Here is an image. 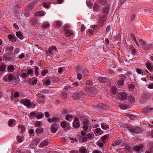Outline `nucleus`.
Here are the masks:
<instances>
[{
	"mask_svg": "<svg viewBox=\"0 0 153 153\" xmlns=\"http://www.w3.org/2000/svg\"><path fill=\"white\" fill-rule=\"evenodd\" d=\"M117 96L120 100H124L127 99V94L125 92H120L117 94Z\"/></svg>",
	"mask_w": 153,
	"mask_h": 153,
	"instance_id": "6",
	"label": "nucleus"
},
{
	"mask_svg": "<svg viewBox=\"0 0 153 153\" xmlns=\"http://www.w3.org/2000/svg\"><path fill=\"white\" fill-rule=\"evenodd\" d=\"M15 122V120L14 119H11L8 122V125L9 126H11L13 122Z\"/></svg>",
	"mask_w": 153,
	"mask_h": 153,
	"instance_id": "61",
	"label": "nucleus"
},
{
	"mask_svg": "<svg viewBox=\"0 0 153 153\" xmlns=\"http://www.w3.org/2000/svg\"><path fill=\"white\" fill-rule=\"evenodd\" d=\"M94 31L92 30L89 29L88 30V34L89 35H91L93 34Z\"/></svg>",
	"mask_w": 153,
	"mask_h": 153,
	"instance_id": "64",
	"label": "nucleus"
},
{
	"mask_svg": "<svg viewBox=\"0 0 153 153\" xmlns=\"http://www.w3.org/2000/svg\"><path fill=\"white\" fill-rule=\"evenodd\" d=\"M100 9L99 6L98 4L95 3L94 4L93 7V10L94 11H98Z\"/></svg>",
	"mask_w": 153,
	"mask_h": 153,
	"instance_id": "31",
	"label": "nucleus"
},
{
	"mask_svg": "<svg viewBox=\"0 0 153 153\" xmlns=\"http://www.w3.org/2000/svg\"><path fill=\"white\" fill-rule=\"evenodd\" d=\"M17 141L20 143H21L22 142L23 138L22 137L17 136Z\"/></svg>",
	"mask_w": 153,
	"mask_h": 153,
	"instance_id": "49",
	"label": "nucleus"
},
{
	"mask_svg": "<svg viewBox=\"0 0 153 153\" xmlns=\"http://www.w3.org/2000/svg\"><path fill=\"white\" fill-rule=\"evenodd\" d=\"M50 26V24L48 22H45L43 23L42 26V28L43 29H47Z\"/></svg>",
	"mask_w": 153,
	"mask_h": 153,
	"instance_id": "24",
	"label": "nucleus"
},
{
	"mask_svg": "<svg viewBox=\"0 0 153 153\" xmlns=\"http://www.w3.org/2000/svg\"><path fill=\"white\" fill-rule=\"evenodd\" d=\"M97 88L94 87H91L89 88H87V94H89L88 95H94L97 93Z\"/></svg>",
	"mask_w": 153,
	"mask_h": 153,
	"instance_id": "4",
	"label": "nucleus"
},
{
	"mask_svg": "<svg viewBox=\"0 0 153 153\" xmlns=\"http://www.w3.org/2000/svg\"><path fill=\"white\" fill-rule=\"evenodd\" d=\"M149 107H147L143 109L142 111L143 113L145 114L147 113H149Z\"/></svg>",
	"mask_w": 153,
	"mask_h": 153,
	"instance_id": "34",
	"label": "nucleus"
},
{
	"mask_svg": "<svg viewBox=\"0 0 153 153\" xmlns=\"http://www.w3.org/2000/svg\"><path fill=\"white\" fill-rule=\"evenodd\" d=\"M53 122L55 123H57L59 121L60 119L56 117H53Z\"/></svg>",
	"mask_w": 153,
	"mask_h": 153,
	"instance_id": "45",
	"label": "nucleus"
},
{
	"mask_svg": "<svg viewBox=\"0 0 153 153\" xmlns=\"http://www.w3.org/2000/svg\"><path fill=\"white\" fill-rule=\"evenodd\" d=\"M94 133L96 136L102 134L103 133V131L100 128H97L95 129Z\"/></svg>",
	"mask_w": 153,
	"mask_h": 153,
	"instance_id": "15",
	"label": "nucleus"
},
{
	"mask_svg": "<svg viewBox=\"0 0 153 153\" xmlns=\"http://www.w3.org/2000/svg\"><path fill=\"white\" fill-rule=\"evenodd\" d=\"M98 80L101 83H105L108 82V78L100 76L98 78Z\"/></svg>",
	"mask_w": 153,
	"mask_h": 153,
	"instance_id": "13",
	"label": "nucleus"
},
{
	"mask_svg": "<svg viewBox=\"0 0 153 153\" xmlns=\"http://www.w3.org/2000/svg\"><path fill=\"white\" fill-rule=\"evenodd\" d=\"M51 130L52 133H55L57 131V129L56 128L54 127L53 125H52L51 128Z\"/></svg>",
	"mask_w": 153,
	"mask_h": 153,
	"instance_id": "28",
	"label": "nucleus"
},
{
	"mask_svg": "<svg viewBox=\"0 0 153 153\" xmlns=\"http://www.w3.org/2000/svg\"><path fill=\"white\" fill-rule=\"evenodd\" d=\"M48 70H44L42 72L41 75L43 76H44L45 74L48 73Z\"/></svg>",
	"mask_w": 153,
	"mask_h": 153,
	"instance_id": "57",
	"label": "nucleus"
},
{
	"mask_svg": "<svg viewBox=\"0 0 153 153\" xmlns=\"http://www.w3.org/2000/svg\"><path fill=\"white\" fill-rule=\"evenodd\" d=\"M126 100L131 102H134L135 100L134 98L132 96H129Z\"/></svg>",
	"mask_w": 153,
	"mask_h": 153,
	"instance_id": "25",
	"label": "nucleus"
},
{
	"mask_svg": "<svg viewBox=\"0 0 153 153\" xmlns=\"http://www.w3.org/2000/svg\"><path fill=\"white\" fill-rule=\"evenodd\" d=\"M39 69V68L38 67L35 66V74L36 76H37L39 74L38 72Z\"/></svg>",
	"mask_w": 153,
	"mask_h": 153,
	"instance_id": "43",
	"label": "nucleus"
},
{
	"mask_svg": "<svg viewBox=\"0 0 153 153\" xmlns=\"http://www.w3.org/2000/svg\"><path fill=\"white\" fill-rule=\"evenodd\" d=\"M122 141L120 140L118 141H115L114 142V144L116 145L119 146L121 145Z\"/></svg>",
	"mask_w": 153,
	"mask_h": 153,
	"instance_id": "62",
	"label": "nucleus"
},
{
	"mask_svg": "<svg viewBox=\"0 0 153 153\" xmlns=\"http://www.w3.org/2000/svg\"><path fill=\"white\" fill-rule=\"evenodd\" d=\"M15 69L13 65H10L8 66L7 68V71L8 72H12L14 71Z\"/></svg>",
	"mask_w": 153,
	"mask_h": 153,
	"instance_id": "16",
	"label": "nucleus"
},
{
	"mask_svg": "<svg viewBox=\"0 0 153 153\" xmlns=\"http://www.w3.org/2000/svg\"><path fill=\"white\" fill-rule=\"evenodd\" d=\"M92 134L91 133H89L87 134V141L88 139L90 140L91 139Z\"/></svg>",
	"mask_w": 153,
	"mask_h": 153,
	"instance_id": "58",
	"label": "nucleus"
},
{
	"mask_svg": "<svg viewBox=\"0 0 153 153\" xmlns=\"http://www.w3.org/2000/svg\"><path fill=\"white\" fill-rule=\"evenodd\" d=\"M101 126L102 129L105 130H107L109 128L108 125L104 123H102L101 124Z\"/></svg>",
	"mask_w": 153,
	"mask_h": 153,
	"instance_id": "20",
	"label": "nucleus"
},
{
	"mask_svg": "<svg viewBox=\"0 0 153 153\" xmlns=\"http://www.w3.org/2000/svg\"><path fill=\"white\" fill-rule=\"evenodd\" d=\"M16 35L20 39L22 40L24 39L23 36L21 32L20 31H18L16 33Z\"/></svg>",
	"mask_w": 153,
	"mask_h": 153,
	"instance_id": "21",
	"label": "nucleus"
},
{
	"mask_svg": "<svg viewBox=\"0 0 153 153\" xmlns=\"http://www.w3.org/2000/svg\"><path fill=\"white\" fill-rule=\"evenodd\" d=\"M97 144L101 148H102L103 146V143L101 142H100L99 141H98L97 143Z\"/></svg>",
	"mask_w": 153,
	"mask_h": 153,
	"instance_id": "60",
	"label": "nucleus"
},
{
	"mask_svg": "<svg viewBox=\"0 0 153 153\" xmlns=\"http://www.w3.org/2000/svg\"><path fill=\"white\" fill-rule=\"evenodd\" d=\"M33 6V4H29L27 6V10H29L32 9Z\"/></svg>",
	"mask_w": 153,
	"mask_h": 153,
	"instance_id": "39",
	"label": "nucleus"
},
{
	"mask_svg": "<svg viewBox=\"0 0 153 153\" xmlns=\"http://www.w3.org/2000/svg\"><path fill=\"white\" fill-rule=\"evenodd\" d=\"M111 91L113 95H115L117 91V89L115 87H112L111 88Z\"/></svg>",
	"mask_w": 153,
	"mask_h": 153,
	"instance_id": "30",
	"label": "nucleus"
},
{
	"mask_svg": "<svg viewBox=\"0 0 153 153\" xmlns=\"http://www.w3.org/2000/svg\"><path fill=\"white\" fill-rule=\"evenodd\" d=\"M50 4V3L47 4L46 2H43V6L45 7L48 8L49 7V4Z\"/></svg>",
	"mask_w": 153,
	"mask_h": 153,
	"instance_id": "46",
	"label": "nucleus"
},
{
	"mask_svg": "<svg viewBox=\"0 0 153 153\" xmlns=\"http://www.w3.org/2000/svg\"><path fill=\"white\" fill-rule=\"evenodd\" d=\"M143 148V146L141 145L140 146H136L134 148V149L136 151L138 152L137 153H141L140 150Z\"/></svg>",
	"mask_w": 153,
	"mask_h": 153,
	"instance_id": "17",
	"label": "nucleus"
},
{
	"mask_svg": "<svg viewBox=\"0 0 153 153\" xmlns=\"http://www.w3.org/2000/svg\"><path fill=\"white\" fill-rule=\"evenodd\" d=\"M35 127H37L41 126L42 125L41 122L40 121H37L35 123Z\"/></svg>",
	"mask_w": 153,
	"mask_h": 153,
	"instance_id": "36",
	"label": "nucleus"
},
{
	"mask_svg": "<svg viewBox=\"0 0 153 153\" xmlns=\"http://www.w3.org/2000/svg\"><path fill=\"white\" fill-rule=\"evenodd\" d=\"M128 129L132 133L135 134L140 133L142 131V129L139 127H128Z\"/></svg>",
	"mask_w": 153,
	"mask_h": 153,
	"instance_id": "3",
	"label": "nucleus"
},
{
	"mask_svg": "<svg viewBox=\"0 0 153 153\" xmlns=\"http://www.w3.org/2000/svg\"><path fill=\"white\" fill-rule=\"evenodd\" d=\"M72 115L71 114H67L65 117V119L68 121H71V120H70L71 119H72Z\"/></svg>",
	"mask_w": 153,
	"mask_h": 153,
	"instance_id": "35",
	"label": "nucleus"
},
{
	"mask_svg": "<svg viewBox=\"0 0 153 153\" xmlns=\"http://www.w3.org/2000/svg\"><path fill=\"white\" fill-rule=\"evenodd\" d=\"M60 125L62 128H65L67 125L66 122L65 121H62L61 122Z\"/></svg>",
	"mask_w": 153,
	"mask_h": 153,
	"instance_id": "41",
	"label": "nucleus"
},
{
	"mask_svg": "<svg viewBox=\"0 0 153 153\" xmlns=\"http://www.w3.org/2000/svg\"><path fill=\"white\" fill-rule=\"evenodd\" d=\"M118 84L120 86L123 85L124 84L123 80L122 79L119 80L118 82Z\"/></svg>",
	"mask_w": 153,
	"mask_h": 153,
	"instance_id": "53",
	"label": "nucleus"
},
{
	"mask_svg": "<svg viewBox=\"0 0 153 153\" xmlns=\"http://www.w3.org/2000/svg\"><path fill=\"white\" fill-rule=\"evenodd\" d=\"M44 129L43 128L39 127L36 129V132L38 133H42Z\"/></svg>",
	"mask_w": 153,
	"mask_h": 153,
	"instance_id": "33",
	"label": "nucleus"
},
{
	"mask_svg": "<svg viewBox=\"0 0 153 153\" xmlns=\"http://www.w3.org/2000/svg\"><path fill=\"white\" fill-rule=\"evenodd\" d=\"M151 47V45L150 44H147L146 43L144 46H143V48L144 49L146 50L150 48Z\"/></svg>",
	"mask_w": 153,
	"mask_h": 153,
	"instance_id": "38",
	"label": "nucleus"
},
{
	"mask_svg": "<svg viewBox=\"0 0 153 153\" xmlns=\"http://www.w3.org/2000/svg\"><path fill=\"white\" fill-rule=\"evenodd\" d=\"M71 140V142L72 143H74L75 142H77L78 141L75 138H73L71 139H70Z\"/></svg>",
	"mask_w": 153,
	"mask_h": 153,
	"instance_id": "55",
	"label": "nucleus"
},
{
	"mask_svg": "<svg viewBox=\"0 0 153 153\" xmlns=\"http://www.w3.org/2000/svg\"><path fill=\"white\" fill-rule=\"evenodd\" d=\"M84 96L83 93L82 92H78L77 93H74L72 97L74 100H78L80 97H82Z\"/></svg>",
	"mask_w": 153,
	"mask_h": 153,
	"instance_id": "5",
	"label": "nucleus"
},
{
	"mask_svg": "<svg viewBox=\"0 0 153 153\" xmlns=\"http://www.w3.org/2000/svg\"><path fill=\"white\" fill-rule=\"evenodd\" d=\"M107 17L106 15H103L100 18L99 23L100 25L102 26L104 24V22L106 21Z\"/></svg>",
	"mask_w": 153,
	"mask_h": 153,
	"instance_id": "11",
	"label": "nucleus"
},
{
	"mask_svg": "<svg viewBox=\"0 0 153 153\" xmlns=\"http://www.w3.org/2000/svg\"><path fill=\"white\" fill-rule=\"evenodd\" d=\"M20 102L21 104H24L27 106V108H31L32 105L31 102L30 100L28 99H25L21 100L20 101Z\"/></svg>",
	"mask_w": 153,
	"mask_h": 153,
	"instance_id": "2",
	"label": "nucleus"
},
{
	"mask_svg": "<svg viewBox=\"0 0 153 153\" xmlns=\"http://www.w3.org/2000/svg\"><path fill=\"white\" fill-rule=\"evenodd\" d=\"M148 99V94H144L140 98V102L141 103L143 104L146 102Z\"/></svg>",
	"mask_w": 153,
	"mask_h": 153,
	"instance_id": "7",
	"label": "nucleus"
},
{
	"mask_svg": "<svg viewBox=\"0 0 153 153\" xmlns=\"http://www.w3.org/2000/svg\"><path fill=\"white\" fill-rule=\"evenodd\" d=\"M14 35L10 34L8 35V37L10 40H12V39H13V40H14Z\"/></svg>",
	"mask_w": 153,
	"mask_h": 153,
	"instance_id": "59",
	"label": "nucleus"
},
{
	"mask_svg": "<svg viewBox=\"0 0 153 153\" xmlns=\"http://www.w3.org/2000/svg\"><path fill=\"white\" fill-rule=\"evenodd\" d=\"M13 49V48L12 46H10V47L7 46L5 48L6 50L8 51H12Z\"/></svg>",
	"mask_w": 153,
	"mask_h": 153,
	"instance_id": "40",
	"label": "nucleus"
},
{
	"mask_svg": "<svg viewBox=\"0 0 153 153\" xmlns=\"http://www.w3.org/2000/svg\"><path fill=\"white\" fill-rule=\"evenodd\" d=\"M45 15L44 13L42 11H39L36 13L35 15L36 16H43Z\"/></svg>",
	"mask_w": 153,
	"mask_h": 153,
	"instance_id": "29",
	"label": "nucleus"
},
{
	"mask_svg": "<svg viewBox=\"0 0 153 153\" xmlns=\"http://www.w3.org/2000/svg\"><path fill=\"white\" fill-rule=\"evenodd\" d=\"M87 5L88 7L90 8L91 9L93 5V4L92 2H88L87 1Z\"/></svg>",
	"mask_w": 153,
	"mask_h": 153,
	"instance_id": "44",
	"label": "nucleus"
},
{
	"mask_svg": "<svg viewBox=\"0 0 153 153\" xmlns=\"http://www.w3.org/2000/svg\"><path fill=\"white\" fill-rule=\"evenodd\" d=\"M27 72L29 75H31V76H32L33 74V71L31 69H29L27 71Z\"/></svg>",
	"mask_w": 153,
	"mask_h": 153,
	"instance_id": "48",
	"label": "nucleus"
},
{
	"mask_svg": "<svg viewBox=\"0 0 153 153\" xmlns=\"http://www.w3.org/2000/svg\"><path fill=\"white\" fill-rule=\"evenodd\" d=\"M146 67L149 71H152L153 69V68L151 66V64L149 62H148L146 63Z\"/></svg>",
	"mask_w": 153,
	"mask_h": 153,
	"instance_id": "26",
	"label": "nucleus"
},
{
	"mask_svg": "<svg viewBox=\"0 0 153 153\" xmlns=\"http://www.w3.org/2000/svg\"><path fill=\"white\" fill-rule=\"evenodd\" d=\"M73 32L70 29H67L65 32V36L67 37H69L72 34Z\"/></svg>",
	"mask_w": 153,
	"mask_h": 153,
	"instance_id": "19",
	"label": "nucleus"
},
{
	"mask_svg": "<svg viewBox=\"0 0 153 153\" xmlns=\"http://www.w3.org/2000/svg\"><path fill=\"white\" fill-rule=\"evenodd\" d=\"M73 126L75 128H78L80 127V124L79 122V119L76 117L73 123Z\"/></svg>",
	"mask_w": 153,
	"mask_h": 153,
	"instance_id": "10",
	"label": "nucleus"
},
{
	"mask_svg": "<svg viewBox=\"0 0 153 153\" xmlns=\"http://www.w3.org/2000/svg\"><path fill=\"white\" fill-rule=\"evenodd\" d=\"M81 135L82 136L80 137V142L81 143H83L86 141V133L85 131H81Z\"/></svg>",
	"mask_w": 153,
	"mask_h": 153,
	"instance_id": "9",
	"label": "nucleus"
},
{
	"mask_svg": "<svg viewBox=\"0 0 153 153\" xmlns=\"http://www.w3.org/2000/svg\"><path fill=\"white\" fill-rule=\"evenodd\" d=\"M55 51L56 52L58 51V50L57 49L56 47L55 46H53L52 47H50L48 49L49 52H47L46 54L48 56H50V54H52L53 53V51Z\"/></svg>",
	"mask_w": 153,
	"mask_h": 153,
	"instance_id": "14",
	"label": "nucleus"
},
{
	"mask_svg": "<svg viewBox=\"0 0 153 153\" xmlns=\"http://www.w3.org/2000/svg\"><path fill=\"white\" fill-rule=\"evenodd\" d=\"M109 10V7L106 6L102 10L103 13L105 14L104 15H106L108 14Z\"/></svg>",
	"mask_w": 153,
	"mask_h": 153,
	"instance_id": "18",
	"label": "nucleus"
},
{
	"mask_svg": "<svg viewBox=\"0 0 153 153\" xmlns=\"http://www.w3.org/2000/svg\"><path fill=\"white\" fill-rule=\"evenodd\" d=\"M18 129L21 133H23L25 131V127L24 126L20 125L18 126Z\"/></svg>",
	"mask_w": 153,
	"mask_h": 153,
	"instance_id": "23",
	"label": "nucleus"
},
{
	"mask_svg": "<svg viewBox=\"0 0 153 153\" xmlns=\"http://www.w3.org/2000/svg\"><path fill=\"white\" fill-rule=\"evenodd\" d=\"M48 142L47 141H45L42 142L41 144L39 147H44L45 146L48 145Z\"/></svg>",
	"mask_w": 153,
	"mask_h": 153,
	"instance_id": "27",
	"label": "nucleus"
},
{
	"mask_svg": "<svg viewBox=\"0 0 153 153\" xmlns=\"http://www.w3.org/2000/svg\"><path fill=\"white\" fill-rule=\"evenodd\" d=\"M93 84V82L92 81L90 80L89 79H88V80H87V85H91Z\"/></svg>",
	"mask_w": 153,
	"mask_h": 153,
	"instance_id": "52",
	"label": "nucleus"
},
{
	"mask_svg": "<svg viewBox=\"0 0 153 153\" xmlns=\"http://www.w3.org/2000/svg\"><path fill=\"white\" fill-rule=\"evenodd\" d=\"M108 134H106L105 135L102 136L101 138V139L102 141L103 142L108 137Z\"/></svg>",
	"mask_w": 153,
	"mask_h": 153,
	"instance_id": "50",
	"label": "nucleus"
},
{
	"mask_svg": "<svg viewBox=\"0 0 153 153\" xmlns=\"http://www.w3.org/2000/svg\"><path fill=\"white\" fill-rule=\"evenodd\" d=\"M36 112L33 111L30 113V114L28 115L29 117H36Z\"/></svg>",
	"mask_w": 153,
	"mask_h": 153,
	"instance_id": "56",
	"label": "nucleus"
},
{
	"mask_svg": "<svg viewBox=\"0 0 153 153\" xmlns=\"http://www.w3.org/2000/svg\"><path fill=\"white\" fill-rule=\"evenodd\" d=\"M97 2L100 4L105 5L108 3V1L106 0H98Z\"/></svg>",
	"mask_w": 153,
	"mask_h": 153,
	"instance_id": "22",
	"label": "nucleus"
},
{
	"mask_svg": "<svg viewBox=\"0 0 153 153\" xmlns=\"http://www.w3.org/2000/svg\"><path fill=\"white\" fill-rule=\"evenodd\" d=\"M5 81L11 82L13 84H17L19 82V76L13 74H10L6 75L4 77Z\"/></svg>",
	"mask_w": 153,
	"mask_h": 153,
	"instance_id": "1",
	"label": "nucleus"
},
{
	"mask_svg": "<svg viewBox=\"0 0 153 153\" xmlns=\"http://www.w3.org/2000/svg\"><path fill=\"white\" fill-rule=\"evenodd\" d=\"M56 25L58 27H60L62 25V23L61 22L59 21H57L56 22Z\"/></svg>",
	"mask_w": 153,
	"mask_h": 153,
	"instance_id": "47",
	"label": "nucleus"
},
{
	"mask_svg": "<svg viewBox=\"0 0 153 153\" xmlns=\"http://www.w3.org/2000/svg\"><path fill=\"white\" fill-rule=\"evenodd\" d=\"M97 107L99 110H104L108 108V107L106 105L103 103H100L97 105Z\"/></svg>",
	"mask_w": 153,
	"mask_h": 153,
	"instance_id": "8",
	"label": "nucleus"
},
{
	"mask_svg": "<svg viewBox=\"0 0 153 153\" xmlns=\"http://www.w3.org/2000/svg\"><path fill=\"white\" fill-rule=\"evenodd\" d=\"M39 100L40 102L43 101L44 100L45 96L43 95H41L38 97Z\"/></svg>",
	"mask_w": 153,
	"mask_h": 153,
	"instance_id": "51",
	"label": "nucleus"
},
{
	"mask_svg": "<svg viewBox=\"0 0 153 153\" xmlns=\"http://www.w3.org/2000/svg\"><path fill=\"white\" fill-rule=\"evenodd\" d=\"M21 75L22 77L24 78L27 77L28 76V74L26 73H23Z\"/></svg>",
	"mask_w": 153,
	"mask_h": 153,
	"instance_id": "63",
	"label": "nucleus"
},
{
	"mask_svg": "<svg viewBox=\"0 0 153 153\" xmlns=\"http://www.w3.org/2000/svg\"><path fill=\"white\" fill-rule=\"evenodd\" d=\"M6 69V66L4 65H2L0 67V71L2 73V71H4Z\"/></svg>",
	"mask_w": 153,
	"mask_h": 153,
	"instance_id": "37",
	"label": "nucleus"
},
{
	"mask_svg": "<svg viewBox=\"0 0 153 153\" xmlns=\"http://www.w3.org/2000/svg\"><path fill=\"white\" fill-rule=\"evenodd\" d=\"M61 96L62 98H65L67 96V93L65 92H62L61 94Z\"/></svg>",
	"mask_w": 153,
	"mask_h": 153,
	"instance_id": "54",
	"label": "nucleus"
},
{
	"mask_svg": "<svg viewBox=\"0 0 153 153\" xmlns=\"http://www.w3.org/2000/svg\"><path fill=\"white\" fill-rule=\"evenodd\" d=\"M140 43L141 44V45L143 47V46L145 45L146 44V42L145 41H144L143 39H141L140 40Z\"/></svg>",
	"mask_w": 153,
	"mask_h": 153,
	"instance_id": "42",
	"label": "nucleus"
},
{
	"mask_svg": "<svg viewBox=\"0 0 153 153\" xmlns=\"http://www.w3.org/2000/svg\"><path fill=\"white\" fill-rule=\"evenodd\" d=\"M136 71L138 74L142 75H145L148 73V71L147 70H143L139 68L137 69Z\"/></svg>",
	"mask_w": 153,
	"mask_h": 153,
	"instance_id": "12",
	"label": "nucleus"
},
{
	"mask_svg": "<svg viewBox=\"0 0 153 153\" xmlns=\"http://www.w3.org/2000/svg\"><path fill=\"white\" fill-rule=\"evenodd\" d=\"M128 88L130 91H132L135 88V86L133 84H129L128 85Z\"/></svg>",
	"mask_w": 153,
	"mask_h": 153,
	"instance_id": "32",
	"label": "nucleus"
}]
</instances>
